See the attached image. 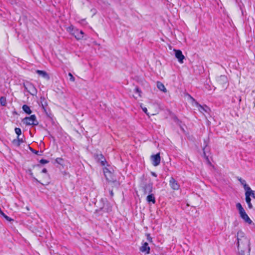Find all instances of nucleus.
Here are the masks:
<instances>
[{
	"mask_svg": "<svg viewBox=\"0 0 255 255\" xmlns=\"http://www.w3.org/2000/svg\"><path fill=\"white\" fill-rule=\"evenodd\" d=\"M237 247L239 255H250L251 251L250 240L242 231L237 234Z\"/></svg>",
	"mask_w": 255,
	"mask_h": 255,
	"instance_id": "1",
	"label": "nucleus"
},
{
	"mask_svg": "<svg viewBox=\"0 0 255 255\" xmlns=\"http://www.w3.org/2000/svg\"><path fill=\"white\" fill-rule=\"evenodd\" d=\"M236 208L239 211L241 218L243 219L246 223H248L249 224H251L252 223V221L246 213L245 210L242 207L241 204L240 203H237Z\"/></svg>",
	"mask_w": 255,
	"mask_h": 255,
	"instance_id": "2",
	"label": "nucleus"
},
{
	"mask_svg": "<svg viewBox=\"0 0 255 255\" xmlns=\"http://www.w3.org/2000/svg\"><path fill=\"white\" fill-rule=\"evenodd\" d=\"M24 124L28 126H37L38 125V122L36 119V117L34 115H32L30 117H27L22 120Z\"/></svg>",
	"mask_w": 255,
	"mask_h": 255,
	"instance_id": "3",
	"label": "nucleus"
},
{
	"mask_svg": "<svg viewBox=\"0 0 255 255\" xmlns=\"http://www.w3.org/2000/svg\"><path fill=\"white\" fill-rule=\"evenodd\" d=\"M23 87L25 90L32 96L36 95L37 91L34 85L29 82H26L23 84Z\"/></svg>",
	"mask_w": 255,
	"mask_h": 255,
	"instance_id": "4",
	"label": "nucleus"
},
{
	"mask_svg": "<svg viewBox=\"0 0 255 255\" xmlns=\"http://www.w3.org/2000/svg\"><path fill=\"white\" fill-rule=\"evenodd\" d=\"M142 190L144 195L152 193L153 191V184L151 183H149L144 184L142 187Z\"/></svg>",
	"mask_w": 255,
	"mask_h": 255,
	"instance_id": "5",
	"label": "nucleus"
},
{
	"mask_svg": "<svg viewBox=\"0 0 255 255\" xmlns=\"http://www.w3.org/2000/svg\"><path fill=\"white\" fill-rule=\"evenodd\" d=\"M216 81L223 88L228 85V79L227 76L225 75H221L218 77L216 79Z\"/></svg>",
	"mask_w": 255,
	"mask_h": 255,
	"instance_id": "6",
	"label": "nucleus"
},
{
	"mask_svg": "<svg viewBox=\"0 0 255 255\" xmlns=\"http://www.w3.org/2000/svg\"><path fill=\"white\" fill-rule=\"evenodd\" d=\"M151 160L152 161V164L153 166H157L159 165L161 160L160 153H157L155 155H151Z\"/></svg>",
	"mask_w": 255,
	"mask_h": 255,
	"instance_id": "7",
	"label": "nucleus"
},
{
	"mask_svg": "<svg viewBox=\"0 0 255 255\" xmlns=\"http://www.w3.org/2000/svg\"><path fill=\"white\" fill-rule=\"evenodd\" d=\"M169 185L174 190H177L180 188V185L173 177H171L169 180Z\"/></svg>",
	"mask_w": 255,
	"mask_h": 255,
	"instance_id": "8",
	"label": "nucleus"
},
{
	"mask_svg": "<svg viewBox=\"0 0 255 255\" xmlns=\"http://www.w3.org/2000/svg\"><path fill=\"white\" fill-rule=\"evenodd\" d=\"M174 51L176 58L178 59V61L180 63H183L185 57L183 55L182 51L180 50H174Z\"/></svg>",
	"mask_w": 255,
	"mask_h": 255,
	"instance_id": "9",
	"label": "nucleus"
},
{
	"mask_svg": "<svg viewBox=\"0 0 255 255\" xmlns=\"http://www.w3.org/2000/svg\"><path fill=\"white\" fill-rule=\"evenodd\" d=\"M73 34L77 39L80 40L84 37V33L82 30L75 29L74 30Z\"/></svg>",
	"mask_w": 255,
	"mask_h": 255,
	"instance_id": "10",
	"label": "nucleus"
},
{
	"mask_svg": "<svg viewBox=\"0 0 255 255\" xmlns=\"http://www.w3.org/2000/svg\"><path fill=\"white\" fill-rule=\"evenodd\" d=\"M95 158L98 161L101 163V165L105 166L106 163V160L104 156L102 154H97L95 155Z\"/></svg>",
	"mask_w": 255,
	"mask_h": 255,
	"instance_id": "11",
	"label": "nucleus"
},
{
	"mask_svg": "<svg viewBox=\"0 0 255 255\" xmlns=\"http://www.w3.org/2000/svg\"><path fill=\"white\" fill-rule=\"evenodd\" d=\"M140 251L142 253H145L146 254H149L150 253V248L148 243H143L140 248Z\"/></svg>",
	"mask_w": 255,
	"mask_h": 255,
	"instance_id": "12",
	"label": "nucleus"
},
{
	"mask_svg": "<svg viewBox=\"0 0 255 255\" xmlns=\"http://www.w3.org/2000/svg\"><path fill=\"white\" fill-rule=\"evenodd\" d=\"M196 105L198 108V110L202 114H204V113H208V111L210 110V109L206 106H202L199 104L198 103L196 102Z\"/></svg>",
	"mask_w": 255,
	"mask_h": 255,
	"instance_id": "13",
	"label": "nucleus"
},
{
	"mask_svg": "<svg viewBox=\"0 0 255 255\" xmlns=\"http://www.w3.org/2000/svg\"><path fill=\"white\" fill-rule=\"evenodd\" d=\"M36 73L47 80H49L50 79V77L48 74L45 71L37 70L36 71Z\"/></svg>",
	"mask_w": 255,
	"mask_h": 255,
	"instance_id": "14",
	"label": "nucleus"
},
{
	"mask_svg": "<svg viewBox=\"0 0 255 255\" xmlns=\"http://www.w3.org/2000/svg\"><path fill=\"white\" fill-rule=\"evenodd\" d=\"M104 172L105 176L107 180L109 181H113V178H112L113 174L108 169L106 168L104 170Z\"/></svg>",
	"mask_w": 255,
	"mask_h": 255,
	"instance_id": "15",
	"label": "nucleus"
},
{
	"mask_svg": "<svg viewBox=\"0 0 255 255\" xmlns=\"http://www.w3.org/2000/svg\"><path fill=\"white\" fill-rule=\"evenodd\" d=\"M245 200L246 202L248 204L249 209H252L253 208V205L251 203V199L250 197V194L248 192H245Z\"/></svg>",
	"mask_w": 255,
	"mask_h": 255,
	"instance_id": "16",
	"label": "nucleus"
},
{
	"mask_svg": "<svg viewBox=\"0 0 255 255\" xmlns=\"http://www.w3.org/2000/svg\"><path fill=\"white\" fill-rule=\"evenodd\" d=\"M238 180L240 181L241 184L243 185L244 188L246 192L247 190H250V187L247 184L245 180L243 179L241 177H238Z\"/></svg>",
	"mask_w": 255,
	"mask_h": 255,
	"instance_id": "17",
	"label": "nucleus"
},
{
	"mask_svg": "<svg viewBox=\"0 0 255 255\" xmlns=\"http://www.w3.org/2000/svg\"><path fill=\"white\" fill-rule=\"evenodd\" d=\"M146 201L148 203L151 202L153 204H155V198L154 194L152 193L149 194L146 197Z\"/></svg>",
	"mask_w": 255,
	"mask_h": 255,
	"instance_id": "18",
	"label": "nucleus"
},
{
	"mask_svg": "<svg viewBox=\"0 0 255 255\" xmlns=\"http://www.w3.org/2000/svg\"><path fill=\"white\" fill-rule=\"evenodd\" d=\"M157 87L159 90L160 91L165 93L167 92L166 89L165 88L164 85L160 82H157Z\"/></svg>",
	"mask_w": 255,
	"mask_h": 255,
	"instance_id": "19",
	"label": "nucleus"
},
{
	"mask_svg": "<svg viewBox=\"0 0 255 255\" xmlns=\"http://www.w3.org/2000/svg\"><path fill=\"white\" fill-rule=\"evenodd\" d=\"M22 108L23 111L27 114L30 115V114H31L32 111L28 106L26 105H23Z\"/></svg>",
	"mask_w": 255,
	"mask_h": 255,
	"instance_id": "20",
	"label": "nucleus"
},
{
	"mask_svg": "<svg viewBox=\"0 0 255 255\" xmlns=\"http://www.w3.org/2000/svg\"><path fill=\"white\" fill-rule=\"evenodd\" d=\"M0 103L1 106H5L6 105V98L4 97H1L0 98Z\"/></svg>",
	"mask_w": 255,
	"mask_h": 255,
	"instance_id": "21",
	"label": "nucleus"
},
{
	"mask_svg": "<svg viewBox=\"0 0 255 255\" xmlns=\"http://www.w3.org/2000/svg\"><path fill=\"white\" fill-rule=\"evenodd\" d=\"M29 149L30 150V151L31 152H32L33 153L35 154H37V155H42V151H36L34 149H33V148H32L31 147H29Z\"/></svg>",
	"mask_w": 255,
	"mask_h": 255,
	"instance_id": "22",
	"label": "nucleus"
},
{
	"mask_svg": "<svg viewBox=\"0 0 255 255\" xmlns=\"http://www.w3.org/2000/svg\"><path fill=\"white\" fill-rule=\"evenodd\" d=\"M246 192H248L250 194V197L252 196L253 198L255 199V191H253L250 188V190H247Z\"/></svg>",
	"mask_w": 255,
	"mask_h": 255,
	"instance_id": "23",
	"label": "nucleus"
},
{
	"mask_svg": "<svg viewBox=\"0 0 255 255\" xmlns=\"http://www.w3.org/2000/svg\"><path fill=\"white\" fill-rule=\"evenodd\" d=\"M15 133L17 135V136H19L21 134V130L20 128H15L14 129Z\"/></svg>",
	"mask_w": 255,
	"mask_h": 255,
	"instance_id": "24",
	"label": "nucleus"
},
{
	"mask_svg": "<svg viewBox=\"0 0 255 255\" xmlns=\"http://www.w3.org/2000/svg\"><path fill=\"white\" fill-rule=\"evenodd\" d=\"M12 143L16 146H19L20 145V143L19 142L17 139H13L12 141Z\"/></svg>",
	"mask_w": 255,
	"mask_h": 255,
	"instance_id": "25",
	"label": "nucleus"
},
{
	"mask_svg": "<svg viewBox=\"0 0 255 255\" xmlns=\"http://www.w3.org/2000/svg\"><path fill=\"white\" fill-rule=\"evenodd\" d=\"M28 173H29L31 177H32L35 181H36L37 182H39V181L35 177L33 176V174L31 169L28 170Z\"/></svg>",
	"mask_w": 255,
	"mask_h": 255,
	"instance_id": "26",
	"label": "nucleus"
},
{
	"mask_svg": "<svg viewBox=\"0 0 255 255\" xmlns=\"http://www.w3.org/2000/svg\"><path fill=\"white\" fill-rule=\"evenodd\" d=\"M68 76L70 77V80L74 82L75 81V78L71 73H69Z\"/></svg>",
	"mask_w": 255,
	"mask_h": 255,
	"instance_id": "27",
	"label": "nucleus"
},
{
	"mask_svg": "<svg viewBox=\"0 0 255 255\" xmlns=\"http://www.w3.org/2000/svg\"><path fill=\"white\" fill-rule=\"evenodd\" d=\"M134 91H135V93H136L138 94V96L139 97L141 96V95H140L141 91L138 87H136L134 89Z\"/></svg>",
	"mask_w": 255,
	"mask_h": 255,
	"instance_id": "28",
	"label": "nucleus"
},
{
	"mask_svg": "<svg viewBox=\"0 0 255 255\" xmlns=\"http://www.w3.org/2000/svg\"><path fill=\"white\" fill-rule=\"evenodd\" d=\"M39 162L40 163L44 164L48 163L49 162V161H48L46 159H42L40 160Z\"/></svg>",
	"mask_w": 255,
	"mask_h": 255,
	"instance_id": "29",
	"label": "nucleus"
},
{
	"mask_svg": "<svg viewBox=\"0 0 255 255\" xmlns=\"http://www.w3.org/2000/svg\"><path fill=\"white\" fill-rule=\"evenodd\" d=\"M140 107L142 110V111L147 115H148V113H147V109L145 107H143L142 105H140Z\"/></svg>",
	"mask_w": 255,
	"mask_h": 255,
	"instance_id": "30",
	"label": "nucleus"
},
{
	"mask_svg": "<svg viewBox=\"0 0 255 255\" xmlns=\"http://www.w3.org/2000/svg\"><path fill=\"white\" fill-rule=\"evenodd\" d=\"M3 217L8 221H11L13 220V219L6 216L5 214H4V216H3Z\"/></svg>",
	"mask_w": 255,
	"mask_h": 255,
	"instance_id": "31",
	"label": "nucleus"
},
{
	"mask_svg": "<svg viewBox=\"0 0 255 255\" xmlns=\"http://www.w3.org/2000/svg\"><path fill=\"white\" fill-rule=\"evenodd\" d=\"M147 240L149 242H152V238L150 237L149 234H147Z\"/></svg>",
	"mask_w": 255,
	"mask_h": 255,
	"instance_id": "32",
	"label": "nucleus"
},
{
	"mask_svg": "<svg viewBox=\"0 0 255 255\" xmlns=\"http://www.w3.org/2000/svg\"><path fill=\"white\" fill-rule=\"evenodd\" d=\"M17 139L18 140L20 144L24 142V140L22 138H20L19 136H17Z\"/></svg>",
	"mask_w": 255,
	"mask_h": 255,
	"instance_id": "33",
	"label": "nucleus"
},
{
	"mask_svg": "<svg viewBox=\"0 0 255 255\" xmlns=\"http://www.w3.org/2000/svg\"><path fill=\"white\" fill-rule=\"evenodd\" d=\"M62 158H56V161L57 163H60V161H62Z\"/></svg>",
	"mask_w": 255,
	"mask_h": 255,
	"instance_id": "34",
	"label": "nucleus"
},
{
	"mask_svg": "<svg viewBox=\"0 0 255 255\" xmlns=\"http://www.w3.org/2000/svg\"><path fill=\"white\" fill-rule=\"evenodd\" d=\"M4 213L2 211L1 209L0 208V215L2 216H4Z\"/></svg>",
	"mask_w": 255,
	"mask_h": 255,
	"instance_id": "35",
	"label": "nucleus"
},
{
	"mask_svg": "<svg viewBox=\"0 0 255 255\" xmlns=\"http://www.w3.org/2000/svg\"><path fill=\"white\" fill-rule=\"evenodd\" d=\"M42 172L44 173H47V169L46 168L43 169L42 170Z\"/></svg>",
	"mask_w": 255,
	"mask_h": 255,
	"instance_id": "36",
	"label": "nucleus"
},
{
	"mask_svg": "<svg viewBox=\"0 0 255 255\" xmlns=\"http://www.w3.org/2000/svg\"><path fill=\"white\" fill-rule=\"evenodd\" d=\"M110 195H111V196H113L114 195V193H113V190H111L110 191Z\"/></svg>",
	"mask_w": 255,
	"mask_h": 255,
	"instance_id": "37",
	"label": "nucleus"
},
{
	"mask_svg": "<svg viewBox=\"0 0 255 255\" xmlns=\"http://www.w3.org/2000/svg\"><path fill=\"white\" fill-rule=\"evenodd\" d=\"M152 175H153V176H156V174H155V173H152Z\"/></svg>",
	"mask_w": 255,
	"mask_h": 255,
	"instance_id": "38",
	"label": "nucleus"
}]
</instances>
